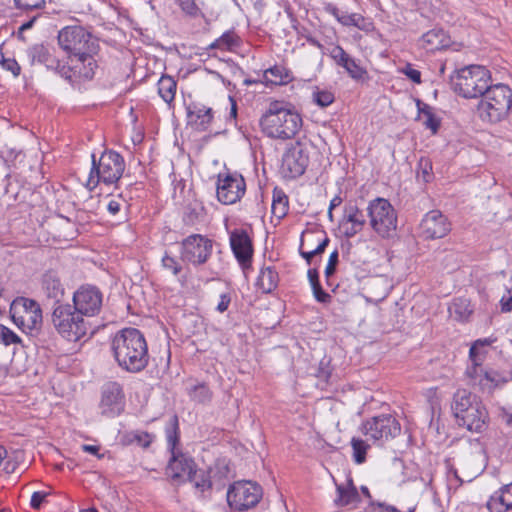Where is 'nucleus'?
<instances>
[{
  "label": "nucleus",
  "mask_w": 512,
  "mask_h": 512,
  "mask_svg": "<svg viewBox=\"0 0 512 512\" xmlns=\"http://www.w3.org/2000/svg\"><path fill=\"white\" fill-rule=\"evenodd\" d=\"M59 47L66 54L65 64L73 81H90L98 69L96 59L100 45L98 38L79 25L66 26L57 35Z\"/></svg>",
  "instance_id": "1"
},
{
  "label": "nucleus",
  "mask_w": 512,
  "mask_h": 512,
  "mask_svg": "<svg viewBox=\"0 0 512 512\" xmlns=\"http://www.w3.org/2000/svg\"><path fill=\"white\" fill-rule=\"evenodd\" d=\"M111 350L118 366L129 373L141 372L149 363L146 339L136 328L118 331L112 339Z\"/></svg>",
  "instance_id": "2"
},
{
  "label": "nucleus",
  "mask_w": 512,
  "mask_h": 512,
  "mask_svg": "<svg viewBox=\"0 0 512 512\" xmlns=\"http://www.w3.org/2000/svg\"><path fill=\"white\" fill-rule=\"evenodd\" d=\"M261 131L269 138L289 140L302 126L301 116L283 101H272L259 121Z\"/></svg>",
  "instance_id": "3"
},
{
  "label": "nucleus",
  "mask_w": 512,
  "mask_h": 512,
  "mask_svg": "<svg viewBox=\"0 0 512 512\" xmlns=\"http://www.w3.org/2000/svg\"><path fill=\"white\" fill-rule=\"evenodd\" d=\"M451 410L459 426L471 432H483L489 422V414L480 398L466 389L457 390L452 399Z\"/></svg>",
  "instance_id": "4"
},
{
  "label": "nucleus",
  "mask_w": 512,
  "mask_h": 512,
  "mask_svg": "<svg viewBox=\"0 0 512 512\" xmlns=\"http://www.w3.org/2000/svg\"><path fill=\"white\" fill-rule=\"evenodd\" d=\"M167 449L171 453L166 475L174 481L184 482L191 478L195 472L196 464L187 454L178 449L180 441L179 420L176 414L172 415L165 426Z\"/></svg>",
  "instance_id": "5"
},
{
  "label": "nucleus",
  "mask_w": 512,
  "mask_h": 512,
  "mask_svg": "<svg viewBox=\"0 0 512 512\" xmlns=\"http://www.w3.org/2000/svg\"><path fill=\"white\" fill-rule=\"evenodd\" d=\"M512 109V89L503 83L489 85L482 94L477 113L483 122L497 124L505 120Z\"/></svg>",
  "instance_id": "6"
},
{
  "label": "nucleus",
  "mask_w": 512,
  "mask_h": 512,
  "mask_svg": "<svg viewBox=\"0 0 512 512\" xmlns=\"http://www.w3.org/2000/svg\"><path fill=\"white\" fill-rule=\"evenodd\" d=\"M490 82V71L481 65L463 67L457 70L451 78L453 90L467 99L481 97L489 87Z\"/></svg>",
  "instance_id": "7"
},
{
  "label": "nucleus",
  "mask_w": 512,
  "mask_h": 512,
  "mask_svg": "<svg viewBox=\"0 0 512 512\" xmlns=\"http://www.w3.org/2000/svg\"><path fill=\"white\" fill-rule=\"evenodd\" d=\"M52 323L58 333L71 342H77L86 336L90 328L85 317L68 303L54 306Z\"/></svg>",
  "instance_id": "8"
},
{
  "label": "nucleus",
  "mask_w": 512,
  "mask_h": 512,
  "mask_svg": "<svg viewBox=\"0 0 512 512\" xmlns=\"http://www.w3.org/2000/svg\"><path fill=\"white\" fill-rule=\"evenodd\" d=\"M92 168L88 178V184L93 187L100 182L107 185L117 183L125 170V161L121 154L114 150H105L99 160L92 154Z\"/></svg>",
  "instance_id": "9"
},
{
  "label": "nucleus",
  "mask_w": 512,
  "mask_h": 512,
  "mask_svg": "<svg viewBox=\"0 0 512 512\" xmlns=\"http://www.w3.org/2000/svg\"><path fill=\"white\" fill-rule=\"evenodd\" d=\"M363 436L372 444L383 446L401 432L399 421L391 414H381L363 421L359 427Z\"/></svg>",
  "instance_id": "10"
},
{
  "label": "nucleus",
  "mask_w": 512,
  "mask_h": 512,
  "mask_svg": "<svg viewBox=\"0 0 512 512\" xmlns=\"http://www.w3.org/2000/svg\"><path fill=\"white\" fill-rule=\"evenodd\" d=\"M369 223L373 231L382 238H389L397 229V213L391 203L378 197L367 207Z\"/></svg>",
  "instance_id": "11"
},
{
  "label": "nucleus",
  "mask_w": 512,
  "mask_h": 512,
  "mask_svg": "<svg viewBox=\"0 0 512 512\" xmlns=\"http://www.w3.org/2000/svg\"><path fill=\"white\" fill-rule=\"evenodd\" d=\"M467 383L483 393H492L508 382V375L483 365V361H470L465 370Z\"/></svg>",
  "instance_id": "12"
},
{
  "label": "nucleus",
  "mask_w": 512,
  "mask_h": 512,
  "mask_svg": "<svg viewBox=\"0 0 512 512\" xmlns=\"http://www.w3.org/2000/svg\"><path fill=\"white\" fill-rule=\"evenodd\" d=\"M9 313L13 323L23 332H32L42 324V310L37 301L17 297L10 305Z\"/></svg>",
  "instance_id": "13"
},
{
  "label": "nucleus",
  "mask_w": 512,
  "mask_h": 512,
  "mask_svg": "<svg viewBox=\"0 0 512 512\" xmlns=\"http://www.w3.org/2000/svg\"><path fill=\"white\" fill-rule=\"evenodd\" d=\"M231 509L244 511L254 508L263 497L262 487L253 481L242 480L231 484L226 493Z\"/></svg>",
  "instance_id": "14"
},
{
  "label": "nucleus",
  "mask_w": 512,
  "mask_h": 512,
  "mask_svg": "<svg viewBox=\"0 0 512 512\" xmlns=\"http://www.w3.org/2000/svg\"><path fill=\"white\" fill-rule=\"evenodd\" d=\"M213 241L205 235L192 234L180 243L181 259L193 266L204 265L212 255Z\"/></svg>",
  "instance_id": "15"
},
{
  "label": "nucleus",
  "mask_w": 512,
  "mask_h": 512,
  "mask_svg": "<svg viewBox=\"0 0 512 512\" xmlns=\"http://www.w3.org/2000/svg\"><path fill=\"white\" fill-rule=\"evenodd\" d=\"M54 49L48 44H33L26 50L31 65L40 64L47 70L53 71L65 80L73 82V78L63 60L54 55Z\"/></svg>",
  "instance_id": "16"
},
{
  "label": "nucleus",
  "mask_w": 512,
  "mask_h": 512,
  "mask_svg": "<svg viewBox=\"0 0 512 512\" xmlns=\"http://www.w3.org/2000/svg\"><path fill=\"white\" fill-rule=\"evenodd\" d=\"M73 305L84 317H93L100 313L103 302L102 292L95 286L82 285L73 294Z\"/></svg>",
  "instance_id": "17"
},
{
  "label": "nucleus",
  "mask_w": 512,
  "mask_h": 512,
  "mask_svg": "<svg viewBox=\"0 0 512 512\" xmlns=\"http://www.w3.org/2000/svg\"><path fill=\"white\" fill-rule=\"evenodd\" d=\"M246 190L245 180L238 173L219 174L217 198L225 205H231L241 199Z\"/></svg>",
  "instance_id": "18"
},
{
  "label": "nucleus",
  "mask_w": 512,
  "mask_h": 512,
  "mask_svg": "<svg viewBox=\"0 0 512 512\" xmlns=\"http://www.w3.org/2000/svg\"><path fill=\"white\" fill-rule=\"evenodd\" d=\"M125 407V396L122 385L115 381L107 382L101 389L99 408L106 417L120 415Z\"/></svg>",
  "instance_id": "19"
},
{
  "label": "nucleus",
  "mask_w": 512,
  "mask_h": 512,
  "mask_svg": "<svg viewBox=\"0 0 512 512\" xmlns=\"http://www.w3.org/2000/svg\"><path fill=\"white\" fill-rule=\"evenodd\" d=\"M420 236L426 240L445 237L451 230L447 217L439 210L427 212L419 225Z\"/></svg>",
  "instance_id": "20"
},
{
  "label": "nucleus",
  "mask_w": 512,
  "mask_h": 512,
  "mask_svg": "<svg viewBox=\"0 0 512 512\" xmlns=\"http://www.w3.org/2000/svg\"><path fill=\"white\" fill-rule=\"evenodd\" d=\"M231 250L243 270L251 267L253 245L251 238L244 229H234L230 233Z\"/></svg>",
  "instance_id": "21"
},
{
  "label": "nucleus",
  "mask_w": 512,
  "mask_h": 512,
  "mask_svg": "<svg viewBox=\"0 0 512 512\" xmlns=\"http://www.w3.org/2000/svg\"><path fill=\"white\" fill-rule=\"evenodd\" d=\"M366 225V215L356 204L345 205L342 218L339 222L340 232L351 238L361 232Z\"/></svg>",
  "instance_id": "22"
},
{
  "label": "nucleus",
  "mask_w": 512,
  "mask_h": 512,
  "mask_svg": "<svg viewBox=\"0 0 512 512\" xmlns=\"http://www.w3.org/2000/svg\"><path fill=\"white\" fill-rule=\"evenodd\" d=\"M307 166L308 156L300 147H291L283 154L281 169L286 176L296 178L305 172Z\"/></svg>",
  "instance_id": "23"
},
{
  "label": "nucleus",
  "mask_w": 512,
  "mask_h": 512,
  "mask_svg": "<svg viewBox=\"0 0 512 512\" xmlns=\"http://www.w3.org/2000/svg\"><path fill=\"white\" fill-rule=\"evenodd\" d=\"M325 10L332 14L341 24L345 26H355L367 33L372 32L375 29L373 21L359 13H344L333 4H327L325 6Z\"/></svg>",
  "instance_id": "24"
},
{
  "label": "nucleus",
  "mask_w": 512,
  "mask_h": 512,
  "mask_svg": "<svg viewBox=\"0 0 512 512\" xmlns=\"http://www.w3.org/2000/svg\"><path fill=\"white\" fill-rule=\"evenodd\" d=\"M187 121L198 131H205L213 119L212 109L200 103L192 102L186 107Z\"/></svg>",
  "instance_id": "25"
},
{
  "label": "nucleus",
  "mask_w": 512,
  "mask_h": 512,
  "mask_svg": "<svg viewBox=\"0 0 512 512\" xmlns=\"http://www.w3.org/2000/svg\"><path fill=\"white\" fill-rule=\"evenodd\" d=\"M451 40L449 35L440 28H434L426 32L419 39L421 48L428 52H435L450 46Z\"/></svg>",
  "instance_id": "26"
},
{
  "label": "nucleus",
  "mask_w": 512,
  "mask_h": 512,
  "mask_svg": "<svg viewBox=\"0 0 512 512\" xmlns=\"http://www.w3.org/2000/svg\"><path fill=\"white\" fill-rule=\"evenodd\" d=\"M490 512H506L512 510V483L496 491L487 501Z\"/></svg>",
  "instance_id": "27"
},
{
  "label": "nucleus",
  "mask_w": 512,
  "mask_h": 512,
  "mask_svg": "<svg viewBox=\"0 0 512 512\" xmlns=\"http://www.w3.org/2000/svg\"><path fill=\"white\" fill-rule=\"evenodd\" d=\"M42 288L47 297L55 300L54 306H56L58 303H61V298L64 295V286L55 272L47 271L43 275Z\"/></svg>",
  "instance_id": "28"
},
{
  "label": "nucleus",
  "mask_w": 512,
  "mask_h": 512,
  "mask_svg": "<svg viewBox=\"0 0 512 512\" xmlns=\"http://www.w3.org/2000/svg\"><path fill=\"white\" fill-rule=\"evenodd\" d=\"M194 484L196 492L200 497L206 498L210 495L212 489L220 490V485L210 476L208 471H200L199 473L195 469L191 478H187Z\"/></svg>",
  "instance_id": "29"
},
{
  "label": "nucleus",
  "mask_w": 512,
  "mask_h": 512,
  "mask_svg": "<svg viewBox=\"0 0 512 512\" xmlns=\"http://www.w3.org/2000/svg\"><path fill=\"white\" fill-rule=\"evenodd\" d=\"M155 435L143 430L126 431L120 437V442L124 446L136 445L147 449L154 441Z\"/></svg>",
  "instance_id": "30"
},
{
  "label": "nucleus",
  "mask_w": 512,
  "mask_h": 512,
  "mask_svg": "<svg viewBox=\"0 0 512 512\" xmlns=\"http://www.w3.org/2000/svg\"><path fill=\"white\" fill-rule=\"evenodd\" d=\"M291 72L282 65H275L264 71L263 80L266 85H285L292 81Z\"/></svg>",
  "instance_id": "31"
},
{
  "label": "nucleus",
  "mask_w": 512,
  "mask_h": 512,
  "mask_svg": "<svg viewBox=\"0 0 512 512\" xmlns=\"http://www.w3.org/2000/svg\"><path fill=\"white\" fill-rule=\"evenodd\" d=\"M474 312L471 301L467 298L459 297L453 300L449 307L450 316L459 322H466Z\"/></svg>",
  "instance_id": "32"
},
{
  "label": "nucleus",
  "mask_w": 512,
  "mask_h": 512,
  "mask_svg": "<svg viewBox=\"0 0 512 512\" xmlns=\"http://www.w3.org/2000/svg\"><path fill=\"white\" fill-rule=\"evenodd\" d=\"M279 281L277 271L273 267L262 268L256 281V286L263 293H271L276 289Z\"/></svg>",
  "instance_id": "33"
},
{
  "label": "nucleus",
  "mask_w": 512,
  "mask_h": 512,
  "mask_svg": "<svg viewBox=\"0 0 512 512\" xmlns=\"http://www.w3.org/2000/svg\"><path fill=\"white\" fill-rule=\"evenodd\" d=\"M289 201L287 195L283 190L274 188L273 198L271 204L272 218H275L278 222L282 220L288 213Z\"/></svg>",
  "instance_id": "34"
},
{
  "label": "nucleus",
  "mask_w": 512,
  "mask_h": 512,
  "mask_svg": "<svg viewBox=\"0 0 512 512\" xmlns=\"http://www.w3.org/2000/svg\"><path fill=\"white\" fill-rule=\"evenodd\" d=\"M337 497L335 503L339 506H346L358 501L359 494L351 480L345 484L336 485Z\"/></svg>",
  "instance_id": "35"
},
{
  "label": "nucleus",
  "mask_w": 512,
  "mask_h": 512,
  "mask_svg": "<svg viewBox=\"0 0 512 512\" xmlns=\"http://www.w3.org/2000/svg\"><path fill=\"white\" fill-rule=\"evenodd\" d=\"M157 88L159 96L170 105L175 99L177 81L172 76L163 74L158 80Z\"/></svg>",
  "instance_id": "36"
},
{
  "label": "nucleus",
  "mask_w": 512,
  "mask_h": 512,
  "mask_svg": "<svg viewBox=\"0 0 512 512\" xmlns=\"http://www.w3.org/2000/svg\"><path fill=\"white\" fill-rule=\"evenodd\" d=\"M419 118L423 121V125L432 131L435 134L440 126L439 119L433 113V109L431 106L425 103L417 102Z\"/></svg>",
  "instance_id": "37"
},
{
  "label": "nucleus",
  "mask_w": 512,
  "mask_h": 512,
  "mask_svg": "<svg viewBox=\"0 0 512 512\" xmlns=\"http://www.w3.org/2000/svg\"><path fill=\"white\" fill-rule=\"evenodd\" d=\"M368 441L361 437H352L351 439L352 459L358 465L366 462L367 452L371 447Z\"/></svg>",
  "instance_id": "38"
},
{
  "label": "nucleus",
  "mask_w": 512,
  "mask_h": 512,
  "mask_svg": "<svg viewBox=\"0 0 512 512\" xmlns=\"http://www.w3.org/2000/svg\"><path fill=\"white\" fill-rule=\"evenodd\" d=\"M240 37L235 31L229 30L224 32L218 39H216L210 48L220 50H232L240 45Z\"/></svg>",
  "instance_id": "39"
},
{
  "label": "nucleus",
  "mask_w": 512,
  "mask_h": 512,
  "mask_svg": "<svg viewBox=\"0 0 512 512\" xmlns=\"http://www.w3.org/2000/svg\"><path fill=\"white\" fill-rule=\"evenodd\" d=\"M188 395L192 401L200 404L209 403L213 397L212 391L205 383H199L189 388Z\"/></svg>",
  "instance_id": "40"
},
{
  "label": "nucleus",
  "mask_w": 512,
  "mask_h": 512,
  "mask_svg": "<svg viewBox=\"0 0 512 512\" xmlns=\"http://www.w3.org/2000/svg\"><path fill=\"white\" fill-rule=\"evenodd\" d=\"M495 342L493 338L477 339L473 342L469 350V361H484L486 357V347Z\"/></svg>",
  "instance_id": "41"
},
{
  "label": "nucleus",
  "mask_w": 512,
  "mask_h": 512,
  "mask_svg": "<svg viewBox=\"0 0 512 512\" xmlns=\"http://www.w3.org/2000/svg\"><path fill=\"white\" fill-rule=\"evenodd\" d=\"M56 497L44 491H36L30 499V506L34 510L45 509L49 505L55 504Z\"/></svg>",
  "instance_id": "42"
},
{
  "label": "nucleus",
  "mask_w": 512,
  "mask_h": 512,
  "mask_svg": "<svg viewBox=\"0 0 512 512\" xmlns=\"http://www.w3.org/2000/svg\"><path fill=\"white\" fill-rule=\"evenodd\" d=\"M208 472L214 481L220 485V489L224 487L225 480L228 478L229 466L225 460H218L214 466L210 467Z\"/></svg>",
  "instance_id": "43"
},
{
  "label": "nucleus",
  "mask_w": 512,
  "mask_h": 512,
  "mask_svg": "<svg viewBox=\"0 0 512 512\" xmlns=\"http://www.w3.org/2000/svg\"><path fill=\"white\" fill-rule=\"evenodd\" d=\"M204 208L201 204H189L184 212L183 220L186 224H195L203 215Z\"/></svg>",
  "instance_id": "44"
},
{
  "label": "nucleus",
  "mask_w": 512,
  "mask_h": 512,
  "mask_svg": "<svg viewBox=\"0 0 512 512\" xmlns=\"http://www.w3.org/2000/svg\"><path fill=\"white\" fill-rule=\"evenodd\" d=\"M162 267L169 270L174 276H178L183 267L176 257L171 256L168 252H165L161 259Z\"/></svg>",
  "instance_id": "45"
},
{
  "label": "nucleus",
  "mask_w": 512,
  "mask_h": 512,
  "mask_svg": "<svg viewBox=\"0 0 512 512\" xmlns=\"http://www.w3.org/2000/svg\"><path fill=\"white\" fill-rule=\"evenodd\" d=\"M342 67L347 71V73L353 79H356V80L362 79L366 74V70L363 67H361L350 56L348 57L347 61L345 62V64Z\"/></svg>",
  "instance_id": "46"
},
{
  "label": "nucleus",
  "mask_w": 512,
  "mask_h": 512,
  "mask_svg": "<svg viewBox=\"0 0 512 512\" xmlns=\"http://www.w3.org/2000/svg\"><path fill=\"white\" fill-rule=\"evenodd\" d=\"M0 343L9 346L12 344H20L21 338L14 333L10 328L7 326L0 324Z\"/></svg>",
  "instance_id": "47"
},
{
  "label": "nucleus",
  "mask_w": 512,
  "mask_h": 512,
  "mask_svg": "<svg viewBox=\"0 0 512 512\" xmlns=\"http://www.w3.org/2000/svg\"><path fill=\"white\" fill-rule=\"evenodd\" d=\"M0 65L4 70L11 72L14 77H18L21 73V67L16 59L5 57L3 52H0Z\"/></svg>",
  "instance_id": "48"
},
{
  "label": "nucleus",
  "mask_w": 512,
  "mask_h": 512,
  "mask_svg": "<svg viewBox=\"0 0 512 512\" xmlns=\"http://www.w3.org/2000/svg\"><path fill=\"white\" fill-rule=\"evenodd\" d=\"M181 10L191 17H197L201 14L200 8L197 6L195 0H174Z\"/></svg>",
  "instance_id": "49"
},
{
  "label": "nucleus",
  "mask_w": 512,
  "mask_h": 512,
  "mask_svg": "<svg viewBox=\"0 0 512 512\" xmlns=\"http://www.w3.org/2000/svg\"><path fill=\"white\" fill-rule=\"evenodd\" d=\"M307 276L313 291V295L316 301L320 302V282L318 269L316 267L310 268L307 272Z\"/></svg>",
  "instance_id": "50"
},
{
  "label": "nucleus",
  "mask_w": 512,
  "mask_h": 512,
  "mask_svg": "<svg viewBox=\"0 0 512 512\" xmlns=\"http://www.w3.org/2000/svg\"><path fill=\"white\" fill-rule=\"evenodd\" d=\"M317 242L320 244V237L317 233L312 229H306L302 232L299 247L309 249V245H316Z\"/></svg>",
  "instance_id": "51"
},
{
  "label": "nucleus",
  "mask_w": 512,
  "mask_h": 512,
  "mask_svg": "<svg viewBox=\"0 0 512 512\" xmlns=\"http://www.w3.org/2000/svg\"><path fill=\"white\" fill-rule=\"evenodd\" d=\"M14 5L17 9L21 10H34L41 9L45 6V0H26L23 2L22 0H13Z\"/></svg>",
  "instance_id": "52"
},
{
  "label": "nucleus",
  "mask_w": 512,
  "mask_h": 512,
  "mask_svg": "<svg viewBox=\"0 0 512 512\" xmlns=\"http://www.w3.org/2000/svg\"><path fill=\"white\" fill-rule=\"evenodd\" d=\"M509 282L510 285L506 286V292L500 299L501 311L505 313L512 311V277Z\"/></svg>",
  "instance_id": "53"
},
{
  "label": "nucleus",
  "mask_w": 512,
  "mask_h": 512,
  "mask_svg": "<svg viewBox=\"0 0 512 512\" xmlns=\"http://www.w3.org/2000/svg\"><path fill=\"white\" fill-rule=\"evenodd\" d=\"M329 55L335 61V63L341 67L345 64L349 57V55L340 46H333L331 49H329Z\"/></svg>",
  "instance_id": "54"
},
{
  "label": "nucleus",
  "mask_w": 512,
  "mask_h": 512,
  "mask_svg": "<svg viewBox=\"0 0 512 512\" xmlns=\"http://www.w3.org/2000/svg\"><path fill=\"white\" fill-rule=\"evenodd\" d=\"M299 253L306 260V263L310 265L312 258L320 255V244L317 242L316 245H309V249L299 247Z\"/></svg>",
  "instance_id": "55"
},
{
  "label": "nucleus",
  "mask_w": 512,
  "mask_h": 512,
  "mask_svg": "<svg viewBox=\"0 0 512 512\" xmlns=\"http://www.w3.org/2000/svg\"><path fill=\"white\" fill-rule=\"evenodd\" d=\"M419 169L424 182H429L432 178V164L429 159L421 158L419 161Z\"/></svg>",
  "instance_id": "56"
},
{
  "label": "nucleus",
  "mask_w": 512,
  "mask_h": 512,
  "mask_svg": "<svg viewBox=\"0 0 512 512\" xmlns=\"http://www.w3.org/2000/svg\"><path fill=\"white\" fill-rule=\"evenodd\" d=\"M338 263V251H333L328 259V263L325 268V274L327 277L332 275L335 271L336 265Z\"/></svg>",
  "instance_id": "57"
},
{
  "label": "nucleus",
  "mask_w": 512,
  "mask_h": 512,
  "mask_svg": "<svg viewBox=\"0 0 512 512\" xmlns=\"http://www.w3.org/2000/svg\"><path fill=\"white\" fill-rule=\"evenodd\" d=\"M403 73L415 83L421 82V73L417 69H414L410 64L406 65L403 69Z\"/></svg>",
  "instance_id": "58"
},
{
  "label": "nucleus",
  "mask_w": 512,
  "mask_h": 512,
  "mask_svg": "<svg viewBox=\"0 0 512 512\" xmlns=\"http://www.w3.org/2000/svg\"><path fill=\"white\" fill-rule=\"evenodd\" d=\"M230 302H231V297L229 294H227V293L221 294L220 301L216 307L217 311L220 313L225 312L228 309Z\"/></svg>",
  "instance_id": "59"
},
{
  "label": "nucleus",
  "mask_w": 512,
  "mask_h": 512,
  "mask_svg": "<svg viewBox=\"0 0 512 512\" xmlns=\"http://www.w3.org/2000/svg\"><path fill=\"white\" fill-rule=\"evenodd\" d=\"M120 208H121V203L118 200L112 199L107 204V210L113 216H115L120 211Z\"/></svg>",
  "instance_id": "60"
},
{
  "label": "nucleus",
  "mask_w": 512,
  "mask_h": 512,
  "mask_svg": "<svg viewBox=\"0 0 512 512\" xmlns=\"http://www.w3.org/2000/svg\"><path fill=\"white\" fill-rule=\"evenodd\" d=\"M82 449H83V451L93 454V455L97 456L98 458L102 457V455L99 454V450H100L99 446L84 444L82 446Z\"/></svg>",
  "instance_id": "61"
},
{
  "label": "nucleus",
  "mask_w": 512,
  "mask_h": 512,
  "mask_svg": "<svg viewBox=\"0 0 512 512\" xmlns=\"http://www.w3.org/2000/svg\"><path fill=\"white\" fill-rule=\"evenodd\" d=\"M63 502L59 504V509L63 512H71L74 510V506L67 497L62 498Z\"/></svg>",
  "instance_id": "62"
},
{
  "label": "nucleus",
  "mask_w": 512,
  "mask_h": 512,
  "mask_svg": "<svg viewBox=\"0 0 512 512\" xmlns=\"http://www.w3.org/2000/svg\"><path fill=\"white\" fill-rule=\"evenodd\" d=\"M334 101V96L330 92L322 91V107L330 105Z\"/></svg>",
  "instance_id": "63"
},
{
  "label": "nucleus",
  "mask_w": 512,
  "mask_h": 512,
  "mask_svg": "<svg viewBox=\"0 0 512 512\" xmlns=\"http://www.w3.org/2000/svg\"><path fill=\"white\" fill-rule=\"evenodd\" d=\"M342 203V199L341 197H334L331 202H330V206H329V210H328V217L332 220V209H334L335 207H338L340 206V204Z\"/></svg>",
  "instance_id": "64"
}]
</instances>
